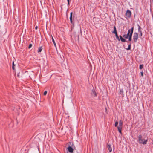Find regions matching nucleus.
Returning a JSON list of instances; mask_svg holds the SVG:
<instances>
[{
    "instance_id": "f257e3e1",
    "label": "nucleus",
    "mask_w": 153,
    "mask_h": 153,
    "mask_svg": "<svg viewBox=\"0 0 153 153\" xmlns=\"http://www.w3.org/2000/svg\"><path fill=\"white\" fill-rule=\"evenodd\" d=\"M75 149L76 147L73 142H69L66 149L67 153H73L74 150Z\"/></svg>"
},
{
    "instance_id": "f03ea898",
    "label": "nucleus",
    "mask_w": 153,
    "mask_h": 153,
    "mask_svg": "<svg viewBox=\"0 0 153 153\" xmlns=\"http://www.w3.org/2000/svg\"><path fill=\"white\" fill-rule=\"evenodd\" d=\"M79 33L76 32L73 33L71 36V39L72 42H74V41H76L77 40H79Z\"/></svg>"
},
{
    "instance_id": "7ed1b4c3",
    "label": "nucleus",
    "mask_w": 153,
    "mask_h": 153,
    "mask_svg": "<svg viewBox=\"0 0 153 153\" xmlns=\"http://www.w3.org/2000/svg\"><path fill=\"white\" fill-rule=\"evenodd\" d=\"M138 141L140 144H146L147 142V140H145V139H142V136L140 134L138 137Z\"/></svg>"
},
{
    "instance_id": "20e7f679",
    "label": "nucleus",
    "mask_w": 153,
    "mask_h": 153,
    "mask_svg": "<svg viewBox=\"0 0 153 153\" xmlns=\"http://www.w3.org/2000/svg\"><path fill=\"white\" fill-rule=\"evenodd\" d=\"M123 127V121L120 120L119 122V125L117 126V129L119 133L121 134H122V129Z\"/></svg>"
},
{
    "instance_id": "39448f33",
    "label": "nucleus",
    "mask_w": 153,
    "mask_h": 153,
    "mask_svg": "<svg viewBox=\"0 0 153 153\" xmlns=\"http://www.w3.org/2000/svg\"><path fill=\"white\" fill-rule=\"evenodd\" d=\"M138 38V35L137 33L135 32L133 34V39L134 42L136 43L137 42Z\"/></svg>"
},
{
    "instance_id": "423d86ee",
    "label": "nucleus",
    "mask_w": 153,
    "mask_h": 153,
    "mask_svg": "<svg viewBox=\"0 0 153 153\" xmlns=\"http://www.w3.org/2000/svg\"><path fill=\"white\" fill-rule=\"evenodd\" d=\"M91 96L94 97H96L97 96V94L94 88L92 90L91 92Z\"/></svg>"
},
{
    "instance_id": "0eeeda50",
    "label": "nucleus",
    "mask_w": 153,
    "mask_h": 153,
    "mask_svg": "<svg viewBox=\"0 0 153 153\" xmlns=\"http://www.w3.org/2000/svg\"><path fill=\"white\" fill-rule=\"evenodd\" d=\"M69 19L71 23L72 24V25H71V29H72L74 26V18L73 16H70Z\"/></svg>"
},
{
    "instance_id": "6e6552de",
    "label": "nucleus",
    "mask_w": 153,
    "mask_h": 153,
    "mask_svg": "<svg viewBox=\"0 0 153 153\" xmlns=\"http://www.w3.org/2000/svg\"><path fill=\"white\" fill-rule=\"evenodd\" d=\"M125 15L128 18H130L131 15V12L128 10H127Z\"/></svg>"
},
{
    "instance_id": "1a4fd4ad",
    "label": "nucleus",
    "mask_w": 153,
    "mask_h": 153,
    "mask_svg": "<svg viewBox=\"0 0 153 153\" xmlns=\"http://www.w3.org/2000/svg\"><path fill=\"white\" fill-rule=\"evenodd\" d=\"M131 31V32H130V36H128V41H131L132 39V36L133 34V30L132 29Z\"/></svg>"
},
{
    "instance_id": "9d476101",
    "label": "nucleus",
    "mask_w": 153,
    "mask_h": 153,
    "mask_svg": "<svg viewBox=\"0 0 153 153\" xmlns=\"http://www.w3.org/2000/svg\"><path fill=\"white\" fill-rule=\"evenodd\" d=\"M119 37L120 39V40L121 42H128V41H126V40L123 38L121 35H120Z\"/></svg>"
},
{
    "instance_id": "9b49d317",
    "label": "nucleus",
    "mask_w": 153,
    "mask_h": 153,
    "mask_svg": "<svg viewBox=\"0 0 153 153\" xmlns=\"http://www.w3.org/2000/svg\"><path fill=\"white\" fill-rule=\"evenodd\" d=\"M107 148L108 149L109 152H111L112 151V148L111 147V146L108 143L107 144Z\"/></svg>"
},
{
    "instance_id": "f8f14e48",
    "label": "nucleus",
    "mask_w": 153,
    "mask_h": 153,
    "mask_svg": "<svg viewBox=\"0 0 153 153\" xmlns=\"http://www.w3.org/2000/svg\"><path fill=\"white\" fill-rule=\"evenodd\" d=\"M42 47H43L42 46L41 47H39V48H38V51H37V52L38 53H39L41 52L42 50L43 49Z\"/></svg>"
},
{
    "instance_id": "ddd939ff",
    "label": "nucleus",
    "mask_w": 153,
    "mask_h": 153,
    "mask_svg": "<svg viewBox=\"0 0 153 153\" xmlns=\"http://www.w3.org/2000/svg\"><path fill=\"white\" fill-rule=\"evenodd\" d=\"M115 37H116V38L118 39V40L120 41V39L118 37V36L117 34V32L116 31V29H115Z\"/></svg>"
},
{
    "instance_id": "4468645a",
    "label": "nucleus",
    "mask_w": 153,
    "mask_h": 153,
    "mask_svg": "<svg viewBox=\"0 0 153 153\" xmlns=\"http://www.w3.org/2000/svg\"><path fill=\"white\" fill-rule=\"evenodd\" d=\"M15 65L14 64V61L12 62V68L13 70H15Z\"/></svg>"
},
{
    "instance_id": "2eb2a0df",
    "label": "nucleus",
    "mask_w": 153,
    "mask_h": 153,
    "mask_svg": "<svg viewBox=\"0 0 153 153\" xmlns=\"http://www.w3.org/2000/svg\"><path fill=\"white\" fill-rule=\"evenodd\" d=\"M52 36V42H53V43L54 46L55 47H56V44L55 42V41L54 39L53 38V37H52V36Z\"/></svg>"
},
{
    "instance_id": "dca6fc26",
    "label": "nucleus",
    "mask_w": 153,
    "mask_h": 153,
    "mask_svg": "<svg viewBox=\"0 0 153 153\" xmlns=\"http://www.w3.org/2000/svg\"><path fill=\"white\" fill-rule=\"evenodd\" d=\"M134 27H133L131 28V29H129L128 30V33H130V32H131V31L132 30H131L132 29L133 30V31H134Z\"/></svg>"
},
{
    "instance_id": "f3484780",
    "label": "nucleus",
    "mask_w": 153,
    "mask_h": 153,
    "mask_svg": "<svg viewBox=\"0 0 153 153\" xmlns=\"http://www.w3.org/2000/svg\"><path fill=\"white\" fill-rule=\"evenodd\" d=\"M21 72L22 73L20 74V72H19L18 73H17V76L19 78L20 77V76H21V75H22V71H21Z\"/></svg>"
},
{
    "instance_id": "a211bd4d",
    "label": "nucleus",
    "mask_w": 153,
    "mask_h": 153,
    "mask_svg": "<svg viewBox=\"0 0 153 153\" xmlns=\"http://www.w3.org/2000/svg\"><path fill=\"white\" fill-rule=\"evenodd\" d=\"M131 43H130L129 45H128V48L126 49L127 50H130L131 49Z\"/></svg>"
},
{
    "instance_id": "6ab92c4d",
    "label": "nucleus",
    "mask_w": 153,
    "mask_h": 153,
    "mask_svg": "<svg viewBox=\"0 0 153 153\" xmlns=\"http://www.w3.org/2000/svg\"><path fill=\"white\" fill-rule=\"evenodd\" d=\"M120 93L122 95H123V91L122 89H120Z\"/></svg>"
},
{
    "instance_id": "aec40b11",
    "label": "nucleus",
    "mask_w": 153,
    "mask_h": 153,
    "mask_svg": "<svg viewBox=\"0 0 153 153\" xmlns=\"http://www.w3.org/2000/svg\"><path fill=\"white\" fill-rule=\"evenodd\" d=\"M143 66L144 65L143 64L140 65L139 66V69H142L143 68Z\"/></svg>"
},
{
    "instance_id": "412c9836",
    "label": "nucleus",
    "mask_w": 153,
    "mask_h": 153,
    "mask_svg": "<svg viewBox=\"0 0 153 153\" xmlns=\"http://www.w3.org/2000/svg\"><path fill=\"white\" fill-rule=\"evenodd\" d=\"M123 37L125 39H128V37L127 36L126 34H124L123 35Z\"/></svg>"
},
{
    "instance_id": "4be33fe9",
    "label": "nucleus",
    "mask_w": 153,
    "mask_h": 153,
    "mask_svg": "<svg viewBox=\"0 0 153 153\" xmlns=\"http://www.w3.org/2000/svg\"><path fill=\"white\" fill-rule=\"evenodd\" d=\"M137 26L138 27V31H139V30H141V27H140V26L138 24Z\"/></svg>"
},
{
    "instance_id": "5701e85b",
    "label": "nucleus",
    "mask_w": 153,
    "mask_h": 153,
    "mask_svg": "<svg viewBox=\"0 0 153 153\" xmlns=\"http://www.w3.org/2000/svg\"><path fill=\"white\" fill-rule=\"evenodd\" d=\"M32 45L31 44H30L29 45V46H28V48L29 49H30V48H31V47H32Z\"/></svg>"
},
{
    "instance_id": "b1692460",
    "label": "nucleus",
    "mask_w": 153,
    "mask_h": 153,
    "mask_svg": "<svg viewBox=\"0 0 153 153\" xmlns=\"http://www.w3.org/2000/svg\"><path fill=\"white\" fill-rule=\"evenodd\" d=\"M115 26L113 27V30L112 31V33L114 34H115Z\"/></svg>"
},
{
    "instance_id": "393cba45",
    "label": "nucleus",
    "mask_w": 153,
    "mask_h": 153,
    "mask_svg": "<svg viewBox=\"0 0 153 153\" xmlns=\"http://www.w3.org/2000/svg\"><path fill=\"white\" fill-rule=\"evenodd\" d=\"M47 91H45L43 93V95L45 96L47 94Z\"/></svg>"
},
{
    "instance_id": "a878e982",
    "label": "nucleus",
    "mask_w": 153,
    "mask_h": 153,
    "mask_svg": "<svg viewBox=\"0 0 153 153\" xmlns=\"http://www.w3.org/2000/svg\"><path fill=\"white\" fill-rule=\"evenodd\" d=\"M68 2V6L70 5V0H67Z\"/></svg>"
},
{
    "instance_id": "bb28decb",
    "label": "nucleus",
    "mask_w": 153,
    "mask_h": 153,
    "mask_svg": "<svg viewBox=\"0 0 153 153\" xmlns=\"http://www.w3.org/2000/svg\"><path fill=\"white\" fill-rule=\"evenodd\" d=\"M118 124V122L117 121H115V127L117 126Z\"/></svg>"
},
{
    "instance_id": "cd10ccee",
    "label": "nucleus",
    "mask_w": 153,
    "mask_h": 153,
    "mask_svg": "<svg viewBox=\"0 0 153 153\" xmlns=\"http://www.w3.org/2000/svg\"><path fill=\"white\" fill-rule=\"evenodd\" d=\"M140 74H141V76L142 77L143 76V71H142L140 72Z\"/></svg>"
},
{
    "instance_id": "c85d7f7f",
    "label": "nucleus",
    "mask_w": 153,
    "mask_h": 153,
    "mask_svg": "<svg viewBox=\"0 0 153 153\" xmlns=\"http://www.w3.org/2000/svg\"><path fill=\"white\" fill-rule=\"evenodd\" d=\"M130 33H127V34H126L127 36H128H128H130Z\"/></svg>"
},
{
    "instance_id": "c756f323",
    "label": "nucleus",
    "mask_w": 153,
    "mask_h": 153,
    "mask_svg": "<svg viewBox=\"0 0 153 153\" xmlns=\"http://www.w3.org/2000/svg\"><path fill=\"white\" fill-rule=\"evenodd\" d=\"M70 16H73V12H71L70 13Z\"/></svg>"
},
{
    "instance_id": "7c9ffc66",
    "label": "nucleus",
    "mask_w": 153,
    "mask_h": 153,
    "mask_svg": "<svg viewBox=\"0 0 153 153\" xmlns=\"http://www.w3.org/2000/svg\"><path fill=\"white\" fill-rule=\"evenodd\" d=\"M38 26H36L35 27V29L36 30H37L38 29Z\"/></svg>"
},
{
    "instance_id": "2f4dec72",
    "label": "nucleus",
    "mask_w": 153,
    "mask_h": 153,
    "mask_svg": "<svg viewBox=\"0 0 153 153\" xmlns=\"http://www.w3.org/2000/svg\"><path fill=\"white\" fill-rule=\"evenodd\" d=\"M138 31L140 33H142V31H141V30H139V31Z\"/></svg>"
},
{
    "instance_id": "473e14b6",
    "label": "nucleus",
    "mask_w": 153,
    "mask_h": 153,
    "mask_svg": "<svg viewBox=\"0 0 153 153\" xmlns=\"http://www.w3.org/2000/svg\"><path fill=\"white\" fill-rule=\"evenodd\" d=\"M140 36H142V33H140Z\"/></svg>"
},
{
    "instance_id": "72a5a7b5",
    "label": "nucleus",
    "mask_w": 153,
    "mask_h": 153,
    "mask_svg": "<svg viewBox=\"0 0 153 153\" xmlns=\"http://www.w3.org/2000/svg\"><path fill=\"white\" fill-rule=\"evenodd\" d=\"M105 111L106 112L107 111V108H106V107H105Z\"/></svg>"
},
{
    "instance_id": "f704fd0d",
    "label": "nucleus",
    "mask_w": 153,
    "mask_h": 153,
    "mask_svg": "<svg viewBox=\"0 0 153 153\" xmlns=\"http://www.w3.org/2000/svg\"><path fill=\"white\" fill-rule=\"evenodd\" d=\"M152 142H153L152 144H153V140H152Z\"/></svg>"
},
{
    "instance_id": "c9c22d12",
    "label": "nucleus",
    "mask_w": 153,
    "mask_h": 153,
    "mask_svg": "<svg viewBox=\"0 0 153 153\" xmlns=\"http://www.w3.org/2000/svg\"><path fill=\"white\" fill-rule=\"evenodd\" d=\"M79 153V152H77V153Z\"/></svg>"
}]
</instances>
